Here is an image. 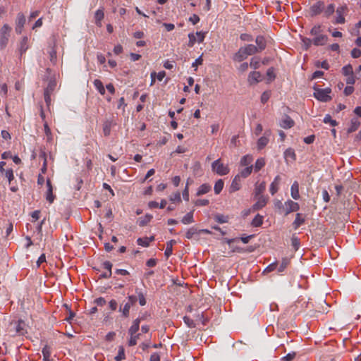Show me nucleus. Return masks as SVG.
I'll list each match as a JSON object with an SVG mask.
<instances>
[{
	"label": "nucleus",
	"mask_w": 361,
	"mask_h": 361,
	"mask_svg": "<svg viewBox=\"0 0 361 361\" xmlns=\"http://www.w3.org/2000/svg\"><path fill=\"white\" fill-rule=\"evenodd\" d=\"M281 180V176L279 175H277L274 178L272 183L270 184L269 191L272 195H275L278 192V190L279 189V185H280Z\"/></svg>",
	"instance_id": "9b49d317"
},
{
	"label": "nucleus",
	"mask_w": 361,
	"mask_h": 361,
	"mask_svg": "<svg viewBox=\"0 0 361 361\" xmlns=\"http://www.w3.org/2000/svg\"><path fill=\"white\" fill-rule=\"evenodd\" d=\"M263 223V216L260 214H257L252 221V225L255 227L260 226Z\"/></svg>",
	"instance_id": "4c0bfd02"
},
{
	"label": "nucleus",
	"mask_w": 361,
	"mask_h": 361,
	"mask_svg": "<svg viewBox=\"0 0 361 361\" xmlns=\"http://www.w3.org/2000/svg\"><path fill=\"white\" fill-rule=\"evenodd\" d=\"M228 216L223 214H219L214 216V220L219 224L227 223L228 221Z\"/></svg>",
	"instance_id": "79ce46f5"
},
{
	"label": "nucleus",
	"mask_w": 361,
	"mask_h": 361,
	"mask_svg": "<svg viewBox=\"0 0 361 361\" xmlns=\"http://www.w3.org/2000/svg\"><path fill=\"white\" fill-rule=\"evenodd\" d=\"M211 190V186L209 184L204 183L201 185L197 192V195L200 196L209 192Z\"/></svg>",
	"instance_id": "bb28decb"
},
{
	"label": "nucleus",
	"mask_w": 361,
	"mask_h": 361,
	"mask_svg": "<svg viewBox=\"0 0 361 361\" xmlns=\"http://www.w3.org/2000/svg\"><path fill=\"white\" fill-rule=\"evenodd\" d=\"M11 30L8 24H4L0 29V49H4L7 45Z\"/></svg>",
	"instance_id": "7ed1b4c3"
},
{
	"label": "nucleus",
	"mask_w": 361,
	"mask_h": 361,
	"mask_svg": "<svg viewBox=\"0 0 361 361\" xmlns=\"http://www.w3.org/2000/svg\"><path fill=\"white\" fill-rule=\"evenodd\" d=\"M252 171V166H246L245 169L240 171L238 175H240V178H247L249 176Z\"/></svg>",
	"instance_id": "f704fd0d"
},
{
	"label": "nucleus",
	"mask_w": 361,
	"mask_h": 361,
	"mask_svg": "<svg viewBox=\"0 0 361 361\" xmlns=\"http://www.w3.org/2000/svg\"><path fill=\"white\" fill-rule=\"evenodd\" d=\"M302 42L305 49L307 50L313 44V38L302 37Z\"/></svg>",
	"instance_id": "49530a36"
},
{
	"label": "nucleus",
	"mask_w": 361,
	"mask_h": 361,
	"mask_svg": "<svg viewBox=\"0 0 361 361\" xmlns=\"http://www.w3.org/2000/svg\"><path fill=\"white\" fill-rule=\"evenodd\" d=\"M271 97V92L269 91H265L262 93L261 96V102L263 104H265L267 102V101Z\"/></svg>",
	"instance_id": "13d9d810"
},
{
	"label": "nucleus",
	"mask_w": 361,
	"mask_h": 361,
	"mask_svg": "<svg viewBox=\"0 0 361 361\" xmlns=\"http://www.w3.org/2000/svg\"><path fill=\"white\" fill-rule=\"evenodd\" d=\"M42 355H43V359L45 361H51L52 360L51 357V348L50 346L46 345L42 350Z\"/></svg>",
	"instance_id": "b1692460"
},
{
	"label": "nucleus",
	"mask_w": 361,
	"mask_h": 361,
	"mask_svg": "<svg viewBox=\"0 0 361 361\" xmlns=\"http://www.w3.org/2000/svg\"><path fill=\"white\" fill-rule=\"evenodd\" d=\"M126 359V355L124 348L121 346L119 347L118 355L115 357L116 361H122Z\"/></svg>",
	"instance_id": "de8ad7c7"
},
{
	"label": "nucleus",
	"mask_w": 361,
	"mask_h": 361,
	"mask_svg": "<svg viewBox=\"0 0 361 361\" xmlns=\"http://www.w3.org/2000/svg\"><path fill=\"white\" fill-rule=\"evenodd\" d=\"M348 11V7L346 5H343L341 6H338L336 11L337 17L336 18V20L334 22L335 24H343L345 22V14Z\"/></svg>",
	"instance_id": "423d86ee"
},
{
	"label": "nucleus",
	"mask_w": 361,
	"mask_h": 361,
	"mask_svg": "<svg viewBox=\"0 0 361 361\" xmlns=\"http://www.w3.org/2000/svg\"><path fill=\"white\" fill-rule=\"evenodd\" d=\"M253 161V158L251 155L247 154L243 156L240 159V165L243 166H252L251 163Z\"/></svg>",
	"instance_id": "c85d7f7f"
},
{
	"label": "nucleus",
	"mask_w": 361,
	"mask_h": 361,
	"mask_svg": "<svg viewBox=\"0 0 361 361\" xmlns=\"http://www.w3.org/2000/svg\"><path fill=\"white\" fill-rule=\"evenodd\" d=\"M140 334H133V336H130V338L128 341V345L130 346H134L137 344V340L140 337Z\"/></svg>",
	"instance_id": "864d4df0"
},
{
	"label": "nucleus",
	"mask_w": 361,
	"mask_h": 361,
	"mask_svg": "<svg viewBox=\"0 0 361 361\" xmlns=\"http://www.w3.org/2000/svg\"><path fill=\"white\" fill-rule=\"evenodd\" d=\"M290 195L293 199L298 200L300 199L299 184L297 181H294L290 188Z\"/></svg>",
	"instance_id": "2eb2a0df"
},
{
	"label": "nucleus",
	"mask_w": 361,
	"mask_h": 361,
	"mask_svg": "<svg viewBox=\"0 0 361 361\" xmlns=\"http://www.w3.org/2000/svg\"><path fill=\"white\" fill-rule=\"evenodd\" d=\"M300 209V205L298 202H295L291 200H288L285 202L284 203V212L286 215H288V214L297 212Z\"/></svg>",
	"instance_id": "6e6552de"
},
{
	"label": "nucleus",
	"mask_w": 361,
	"mask_h": 361,
	"mask_svg": "<svg viewBox=\"0 0 361 361\" xmlns=\"http://www.w3.org/2000/svg\"><path fill=\"white\" fill-rule=\"evenodd\" d=\"M305 221V217L300 213H297L295 216V219L293 222V227L294 229H298L301 225H302Z\"/></svg>",
	"instance_id": "dca6fc26"
},
{
	"label": "nucleus",
	"mask_w": 361,
	"mask_h": 361,
	"mask_svg": "<svg viewBox=\"0 0 361 361\" xmlns=\"http://www.w3.org/2000/svg\"><path fill=\"white\" fill-rule=\"evenodd\" d=\"M204 33L202 32H197L196 34L190 33L188 35L189 42L188 44V46L189 47H192L196 42H198L199 43H201L204 39Z\"/></svg>",
	"instance_id": "39448f33"
},
{
	"label": "nucleus",
	"mask_w": 361,
	"mask_h": 361,
	"mask_svg": "<svg viewBox=\"0 0 361 361\" xmlns=\"http://www.w3.org/2000/svg\"><path fill=\"white\" fill-rule=\"evenodd\" d=\"M265 165V160L264 158H259L257 159L255 164V171L256 172L261 170Z\"/></svg>",
	"instance_id": "ea45409f"
},
{
	"label": "nucleus",
	"mask_w": 361,
	"mask_h": 361,
	"mask_svg": "<svg viewBox=\"0 0 361 361\" xmlns=\"http://www.w3.org/2000/svg\"><path fill=\"white\" fill-rule=\"evenodd\" d=\"M310 35L313 38V44L314 46H324L326 44L329 37L326 35L322 33L321 25H315L310 30Z\"/></svg>",
	"instance_id": "f257e3e1"
},
{
	"label": "nucleus",
	"mask_w": 361,
	"mask_h": 361,
	"mask_svg": "<svg viewBox=\"0 0 361 361\" xmlns=\"http://www.w3.org/2000/svg\"><path fill=\"white\" fill-rule=\"evenodd\" d=\"M195 234H199L198 230L195 227H192L187 231L185 238L188 239H192Z\"/></svg>",
	"instance_id": "09e8293b"
},
{
	"label": "nucleus",
	"mask_w": 361,
	"mask_h": 361,
	"mask_svg": "<svg viewBox=\"0 0 361 361\" xmlns=\"http://www.w3.org/2000/svg\"><path fill=\"white\" fill-rule=\"evenodd\" d=\"M104 17V9L99 8L96 11L94 14L95 23L98 27H102V20Z\"/></svg>",
	"instance_id": "a211bd4d"
},
{
	"label": "nucleus",
	"mask_w": 361,
	"mask_h": 361,
	"mask_svg": "<svg viewBox=\"0 0 361 361\" xmlns=\"http://www.w3.org/2000/svg\"><path fill=\"white\" fill-rule=\"evenodd\" d=\"M296 356L295 352H291L288 353L286 356L281 357V361H293Z\"/></svg>",
	"instance_id": "5fc2aeb1"
},
{
	"label": "nucleus",
	"mask_w": 361,
	"mask_h": 361,
	"mask_svg": "<svg viewBox=\"0 0 361 361\" xmlns=\"http://www.w3.org/2000/svg\"><path fill=\"white\" fill-rule=\"evenodd\" d=\"M325 5L322 1H318L310 8V15L313 17L319 15L323 12Z\"/></svg>",
	"instance_id": "0eeeda50"
},
{
	"label": "nucleus",
	"mask_w": 361,
	"mask_h": 361,
	"mask_svg": "<svg viewBox=\"0 0 361 361\" xmlns=\"http://www.w3.org/2000/svg\"><path fill=\"white\" fill-rule=\"evenodd\" d=\"M248 55H247L246 51H245L244 48L242 47H240L238 51L233 55V60L238 62H241L247 57Z\"/></svg>",
	"instance_id": "ddd939ff"
},
{
	"label": "nucleus",
	"mask_w": 361,
	"mask_h": 361,
	"mask_svg": "<svg viewBox=\"0 0 361 361\" xmlns=\"http://www.w3.org/2000/svg\"><path fill=\"white\" fill-rule=\"evenodd\" d=\"M183 321L188 327H195V323L193 320L190 319L189 317L185 316L183 317Z\"/></svg>",
	"instance_id": "680f3d73"
},
{
	"label": "nucleus",
	"mask_w": 361,
	"mask_h": 361,
	"mask_svg": "<svg viewBox=\"0 0 361 361\" xmlns=\"http://www.w3.org/2000/svg\"><path fill=\"white\" fill-rule=\"evenodd\" d=\"M256 198L257 199V201L252 205V209L253 211H257L264 207L269 200L268 197L264 195L259 196Z\"/></svg>",
	"instance_id": "9d476101"
},
{
	"label": "nucleus",
	"mask_w": 361,
	"mask_h": 361,
	"mask_svg": "<svg viewBox=\"0 0 361 361\" xmlns=\"http://www.w3.org/2000/svg\"><path fill=\"white\" fill-rule=\"evenodd\" d=\"M212 169L214 172L219 176H224L229 173V168L227 165L224 164L221 159H216L212 164Z\"/></svg>",
	"instance_id": "20e7f679"
},
{
	"label": "nucleus",
	"mask_w": 361,
	"mask_h": 361,
	"mask_svg": "<svg viewBox=\"0 0 361 361\" xmlns=\"http://www.w3.org/2000/svg\"><path fill=\"white\" fill-rule=\"evenodd\" d=\"M360 126V122L357 119H352L350 126L348 129V133H350L355 131Z\"/></svg>",
	"instance_id": "58836bf2"
},
{
	"label": "nucleus",
	"mask_w": 361,
	"mask_h": 361,
	"mask_svg": "<svg viewBox=\"0 0 361 361\" xmlns=\"http://www.w3.org/2000/svg\"><path fill=\"white\" fill-rule=\"evenodd\" d=\"M274 207L279 210L284 209V204L279 200H275L274 202Z\"/></svg>",
	"instance_id": "338daca9"
},
{
	"label": "nucleus",
	"mask_w": 361,
	"mask_h": 361,
	"mask_svg": "<svg viewBox=\"0 0 361 361\" xmlns=\"http://www.w3.org/2000/svg\"><path fill=\"white\" fill-rule=\"evenodd\" d=\"M3 174H4L5 177L8 179L9 184H11V181L14 179L13 169H7Z\"/></svg>",
	"instance_id": "3c124183"
},
{
	"label": "nucleus",
	"mask_w": 361,
	"mask_h": 361,
	"mask_svg": "<svg viewBox=\"0 0 361 361\" xmlns=\"http://www.w3.org/2000/svg\"><path fill=\"white\" fill-rule=\"evenodd\" d=\"M255 42L257 45L258 52L262 51L266 48L267 43L264 37L263 36H257L255 39Z\"/></svg>",
	"instance_id": "6ab92c4d"
},
{
	"label": "nucleus",
	"mask_w": 361,
	"mask_h": 361,
	"mask_svg": "<svg viewBox=\"0 0 361 361\" xmlns=\"http://www.w3.org/2000/svg\"><path fill=\"white\" fill-rule=\"evenodd\" d=\"M133 305L130 303H128V302H126L123 306V307L122 308L121 307H120V310L119 311L122 312V315L124 317H129V314H130V307H132Z\"/></svg>",
	"instance_id": "2f4dec72"
},
{
	"label": "nucleus",
	"mask_w": 361,
	"mask_h": 361,
	"mask_svg": "<svg viewBox=\"0 0 361 361\" xmlns=\"http://www.w3.org/2000/svg\"><path fill=\"white\" fill-rule=\"evenodd\" d=\"M289 264H290V259H288V257L283 258L280 266L278 267V272L279 273L283 272Z\"/></svg>",
	"instance_id": "473e14b6"
},
{
	"label": "nucleus",
	"mask_w": 361,
	"mask_h": 361,
	"mask_svg": "<svg viewBox=\"0 0 361 361\" xmlns=\"http://www.w3.org/2000/svg\"><path fill=\"white\" fill-rule=\"evenodd\" d=\"M152 219V215L146 214L144 217H141L138 219V224L140 226H144L147 225Z\"/></svg>",
	"instance_id": "72a5a7b5"
},
{
	"label": "nucleus",
	"mask_w": 361,
	"mask_h": 361,
	"mask_svg": "<svg viewBox=\"0 0 361 361\" xmlns=\"http://www.w3.org/2000/svg\"><path fill=\"white\" fill-rule=\"evenodd\" d=\"M324 15L326 18L331 16L335 11V5L334 4H329L326 8L324 9Z\"/></svg>",
	"instance_id": "c9c22d12"
},
{
	"label": "nucleus",
	"mask_w": 361,
	"mask_h": 361,
	"mask_svg": "<svg viewBox=\"0 0 361 361\" xmlns=\"http://www.w3.org/2000/svg\"><path fill=\"white\" fill-rule=\"evenodd\" d=\"M314 97L320 102H327L331 99L330 88L320 89L314 87Z\"/></svg>",
	"instance_id": "f03ea898"
},
{
	"label": "nucleus",
	"mask_w": 361,
	"mask_h": 361,
	"mask_svg": "<svg viewBox=\"0 0 361 361\" xmlns=\"http://www.w3.org/2000/svg\"><path fill=\"white\" fill-rule=\"evenodd\" d=\"M294 125L293 120L288 116H286L281 121L280 126L283 128H290Z\"/></svg>",
	"instance_id": "aec40b11"
},
{
	"label": "nucleus",
	"mask_w": 361,
	"mask_h": 361,
	"mask_svg": "<svg viewBox=\"0 0 361 361\" xmlns=\"http://www.w3.org/2000/svg\"><path fill=\"white\" fill-rule=\"evenodd\" d=\"M240 175H236L235 178H233L231 187H230V191L231 192H235L237 190H239L240 188Z\"/></svg>",
	"instance_id": "5701e85b"
},
{
	"label": "nucleus",
	"mask_w": 361,
	"mask_h": 361,
	"mask_svg": "<svg viewBox=\"0 0 361 361\" xmlns=\"http://www.w3.org/2000/svg\"><path fill=\"white\" fill-rule=\"evenodd\" d=\"M316 66L317 67H321L325 70H328L329 68V65L328 63V62L326 61H324L322 62H319L318 61L317 63H316Z\"/></svg>",
	"instance_id": "774afa93"
},
{
	"label": "nucleus",
	"mask_w": 361,
	"mask_h": 361,
	"mask_svg": "<svg viewBox=\"0 0 361 361\" xmlns=\"http://www.w3.org/2000/svg\"><path fill=\"white\" fill-rule=\"evenodd\" d=\"M271 135L270 130H266L263 136L259 137L257 142V149H262L269 142V136Z\"/></svg>",
	"instance_id": "1a4fd4ad"
},
{
	"label": "nucleus",
	"mask_w": 361,
	"mask_h": 361,
	"mask_svg": "<svg viewBox=\"0 0 361 361\" xmlns=\"http://www.w3.org/2000/svg\"><path fill=\"white\" fill-rule=\"evenodd\" d=\"M266 189V183L264 181L260 183H256L255 188V197H257L261 196Z\"/></svg>",
	"instance_id": "f3484780"
},
{
	"label": "nucleus",
	"mask_w": 361,
	"mask_h": 361,
	"mask_svg": "<svg viewBox=\"0 0 361 361\" xmlns=\"http://www.w3.org/2000/svg\"><path fill=\"white\" fill-rule=\"evenodd\" d=\"M324 123L330 124L331 126H335L337 125L336 121L332 119L331 116L329 114L326 115L324 118Z\"/></svg>",
	"instance_id": "603ef678"
},
{
	"label": "nucleus",
	"mask_w": 361,
	"mask_h": 361,
	"mask_svg": "<svg viewBox=\"0 0 361 361\" xmlns=\"http://www.w3.org/2000/svg\"><path fill=\"white\" fill-rule=\"evenodd\" d=\"M277 265H278L277 262H273V263L270 264L269 265H268V266L265 268V269H264V272H267V273H269V272L273 271L274 270H275V269H276Z\"/></svg>",
	"instance_id": "bf43d9fd"
},
{
	"label": "nucleus",
	"mask_w": 361,
	"mask_h": 361,
	"mask_svg": "<svg viewBox=\"0 0 361 361\" xmlns=\"http://www.w3.org/2000/svg\"><path fill=\"white\" fill-rule=\"evenodd\" d=\"M247 53V55L251 56L256 53H258V49L253 44H247V46L243 47Z\"/></svg>",
	"instance_id": "c756f323"
},
{
	"label": "nucleus",
	"mask_w": 361,
	"mask_h": 361,
	"mask_svg": "<svg viewBox=\"0 0 361 361\" xmlns=\"http://www.w3.org/2000/svg\"><path fill=\"white\" fill-rule=\"evenodd\" d=\"M111 123L109 121H106L103 124V133L104 136H109L111 133Z\"/></svg>",
	"instance_id": "c03bdc74"
},
{
	"label": "nucleus",
	"mask_w": 361,
	"mask_h": 361,
	"mask_svg": "<svg viewBox=\"0 0 361 361\" xmlns=\"http://www.w3.org/2000/svg\"><path fill=\"white\" fill-rule=\"evenodd\" d=\"M154 240V236L139 238L137 240V243L140 246L148 247L149 245V243L151 242H152Z\"/></svg>",
	"instance_id": "412c9836"
},
{
	"label": "nucleus",
	"mask_w": 361,
	"mask_h": 361,
	"mask_svg": "<svg viewBox=\"0 0 361 361\" xmlns=\"http://www.w3.org/2000/svg\"><path fill=\"white\" fill-rule=\"evenodd\" d=\"M141 319L140 318H137L135 319L133 322V324L130 327L128 332L130 336H133V334H136V333L140 329V323Z\"/></svg>",
	"instance_id": "4be33fe9"
},
{
	"label": "nucleus",
	"mask_w": 361,
	"mask_h": 361,
	"mask_svg": "<svg viewBox=\"0 0 361 361\" xmlns=\"http://www.w3.org/2000/svg\"><path fill=\"white\" fill-rule=\"evenodd\" d=\"M250 67L254 69H257L260 66V60L257 57H253L250 60Z\"/></svg>",
	"instance_id": "8fccbe9b"
},
{
	"label": "nucleus",
	"mask_w": 361,
	"mask_h": 361,
	"mask_svg": "<svg viewBox=\"0 0 361 361\" xmlns=\"http://www.w3.org/2000/svg\"><path fill=\"white\" fill-rule=\"evenodd\" d=\"M181 222L183 224H190L194 222L193 219V212H190L188 214H186L183 219H181Z\"/></svg>",
	"instance_id": "7c9ffc66"
},
{
	"label": "nucleus",
	"mask_w": 361,
	"mask_h": 361,
	"mask_svg": "<svg viewBox=\"0 0 361 361\" xmlns=\"http://www.w3.org/2000/svg\"><path fill=\"white\" fill-rule=\"evenodd\" d=\"M176 243V242L175 240H171L166 243V247L164 252V255L166 258H169L172 255L173 246Z\"/></svg>",
	"instance_id": "a878e982"
},
{
	"label": "nucleus",
	"mask_w": 361,
	"mask_h": 361,
	"mask_svg": "<svg viewBox=\"0 0 361 361\" xmlns=\"http://www.w3.org/2000/svg\"><path fill=\"white\" fill-rule=\"evenodd\" d=\"M291 245L294 247L295 250H297L300 247V240L297 237H292L291 238Z\"/></svg>",
	"instance_id": "052dcab7"
},
{
	"label": "nucleus",
	"mask_w": 361,
	"mask_h": 361,
	"mask_svg": "<svg viewBox=\"0 0 361 361\" xmlns=\"http://www.w3.org/2000/svg\"><path fill=\"white\" fill-rule=\"evenodd\" d=\"M44 100L47 105L49 106L51 104V94L48 90H44Z\"/></svg>",
	"instance_id": "e2e57ef3"
},
{
	"label": "nucleus",
	"mask_w": 361,
	"mask_h": 361,
	"mask_svg": "<svg viewBox=\"0 0 361 361\" xmlns=\"http://www.w3.org/2000/svg\"><path fill=\"white\" fill-rule=\"evenodd\" d=\"M28 47V38L27 37H24L20 42L19 51L20 55L25 54Z\"/></svg>",
	"instance_id": "393cba45"
},
{
	"label": "nucleus",
	"mask_w": 361,
	"mask_h": 361,
	"mask_svg": "<svg viewBox=\"0 0 361 361\" xmlns=\"http://www.w3.org/2000/svg\"><path fill=\"white\" fill-rule=\"evenodd\" d=\"M284 156L286 158L290 157L292 159H295V153L292 149H287L284 152Z\"/></svg>",
	"instance_id": "4d7b16f0"
},
{
	"label": "nucleus",
	"mask_w": 361,
	"mask_h": 361,
	"mask_svg": "<svg viewBox=\"0 0 361 361\" xmlns=\"http://www.w3.org/2000/svg\"><path fill=\"white\" fill-rule=\"evenodd\" d=\"M169 199H170V201H171L173 202H181V198H180V192H177L176 193L172 194L170 196Z\"/></svg>",
	"instance_id": "6e6d98bb"
},
{
	"label": "nucleus",
	"mask_w": 361,
	"mask_h": 361,
	"mask_svg": "<svg viewBox=\"0 0 361 361\" xmlns=\"http://www.w3.org/2000/svg\"><path fill=\"white\" fill-rule=\"evenodd\" d=\"M24 327H25V322L22 320H19L16 326V332L18 333L19 334L23 335L25 333V330Z\"/></svg>",
	"instance_id": "a19ab883"
},
{
	"label": "nucleus",
	"mask_w": 361,
	"mask_h": 361,
	"mask_svg": "<svg viewBox=\"0 0 361 361\" xmlns=\"http://www.w3.org/2000/svg\"><path fill=\"white\" fill-rule=\"evenodd\" d=\"M224 183L223 180L219 179L215 183L214 188L215 194H216V195L219 194L222 191V190L224 188Z\"/></svg>",
	"instance_id": "e433bc0d"
},
{
	"label": "nucleus",
	"mask_w": 361,
	"mask_h": 361,
	"mask_svg": "<svg viewBox=\"0 0 361 361\" xmlns=\"http://www.w3.org/2000/svg\"><path fill=\"white\" fill-rule=\"evenodd\" d=\"M93 85L98 92L104 95L105 94V88L103 85L102 82L99 79H95L93 82Z\"/></svg>",
	"instance_id": "cd10ccee"
},
{
	"label": "nucleus",
	"mask_w": 361,
	"mask_h": 361,
	"mask_svg": "<svg viewBox=\"0 0 361 361\" xmlns=\"http://www.w3.org/2000/svg\"><path fill=\"white\" fill-rule=\"evenodd\" d=\"M342 73L345 76L350 75L353 74V66L350 64H348L342 68Z\"/></svg>",
	"instance_id": "a18cd8bd"
},
{
	"label": "nucleus",
	"mask_w": 361,
	"mask_h": 361,
	"mask_svg": "<svg viewBox=\"0 0 361 361\" xmlns=\"http://www.w3.org/2000/svg\"><path fill=\"white\" fill-rule=\"evenodd\" d=\"M351 56L354 59H357L361 56V50L357 48H354L351 51Z\"/></svg>",
	"instance_id": "0e129e2a"
},
{
	"label": "nucleus",
	"mask_w": 361,
	"mask_h": 361,
	"mask_svg": "<svg viewBox=\"0 0 361 361\" xmlns=\"http://www.w3.org/2000/svg\"><path fill=\"white\" fill-rule=\"evenodd\" d=\"M47 190L46 192V200L50 203H53L55 199V196L53 195V188L49 179L47 180Z\"/></svg>",
	"instance_id": "f8f14e48"
},
{
	"label": "nucleus",
	"mask_w": 361,
	"mask_h": 361,
	"mask_svg": "<svg viewBox=\"0 0 361 361\" xmlns=\"http://www.w3.org/2000/svg\"><path fill=\"white\" fill-rule=\"evenodd\" d=\"M262 80V75L258 71H253L250 73L247 78V81L250 85H253L259 82Z\"/></svg>",
	"instance_id": "4468645a"
},
{
	"label": "nucleus",
	"mask_w": 361,
	"mask_h": 361,
	"mask_svg": "<svg viewBox=\"0 0 361 361\" xmlns=\"http://www.w3.org/2000/svg\"><path fill=\"white\" fill-rule=\"evenodd\" d=\"M25 24V17L23 13H19L17 15V18H16V25H20V26L24 27Z\"/></svg>",
	"instance_id": "37998d69"
},
{
	"label": "nucleus",
	"mask_w": 361,
	"mask_h": 361,
	"mask_svg": "<svg viewBox=\"0 0 361 361\" xmlns=\"http://www.w3.org/2000/svg\"><path fill=\"white\" fill-rule=\"evenodd\" d=\"M137 297L139 299V303L141 306H144L146 305V299L145 298V295L142 293L140 292L137 293Z\"/></svg>",
	"instance_id": "69168bd1"
}]
</instances>
